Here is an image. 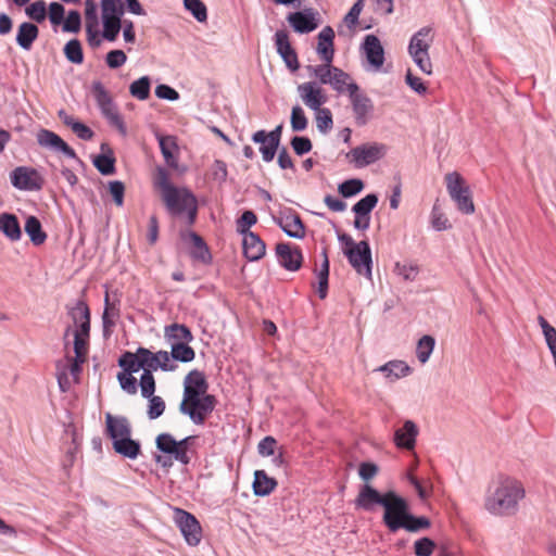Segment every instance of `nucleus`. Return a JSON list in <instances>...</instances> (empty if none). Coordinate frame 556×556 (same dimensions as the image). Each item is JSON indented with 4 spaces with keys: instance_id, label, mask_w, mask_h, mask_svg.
Masks as SVG:
<instances>
[{
    "instance_id": "nucleus-33",
    "label": "nucleus",
    "mask_w": 556,
    "mask_h": 556,
    "mask_svg": "<svg viewBox=\"0 0 556 556\" xmlns=\"http://www.w3.org/2000/svg\"><path fill=\"white\" fill-rule=\"evenodd\" d=\"M253 492L256 496H267L277 486V481L269 477L264 470L254 472Z\"/></svg>"
},
{
    "instance_id": "nucleus-28",
    "label": "nucleus",
    "mask_w": 556,
    "mask_h": 556,
    "mask_svg": "<svg viewBox=\"0 0 556 556\" xmlns=\"http://www.w3.org/2000/svg\"><path fill=\"white\" fill-rule=\"evenodd\" d=\"M0 232L10 241H18L22 237V230L17 217L12 213L0 214Z\"/></svg>"
},
{
    "instance_id": "nucleus-15",
    "label": "nucleus",
    "mask_w": 556,
    "mask_h": 556,
    "mask_svg": "<svg viewBox=\"0 0 556 556\" xmlns=\"http://www.w3.org/2000/svg\"><path fill=\"white\" fill-rule=\"evenodd\" d=\"M37 142L40 147L49 149L54 152H61L66 157L78 160V156L73 148H71L59 135L49 129H39L36 135Z\"/></svg>"
},
{
    "instance_id": "nucleus-58",
    "label": "nucleus",
    "mask_w": 556,
    "mask_h": 556,
    "mask_svg": "<svg viewBox=\"0 0 556 556\" xmlns=\"http://www.w3.org/2000/svg\"><path fill=\"white\" fill-rule=\"evenodd\" d=\"M140 390L143 397H150L155 392V380L153 374L146 369L140 377Z\"/></svg>"
},
{
    "instance_id": "nucleus-45",
    "label": "nucleus",
    "mask_w": 556,
    "mask_h": 556,
    "mask_svg": "<svg viewBox=\"0 0 556 556\" xmlns=\"http://www.w3.org/2000/svg\"><path fill=\"white\" fill-rule=\"evenodd\" d=\"M64 55L71 63L81 64L84 62V53L81 43L78 39H71L64 46Z\"/></svg>"
},
{
    "instance_id": "nucleus-21",
    "label": "nucleus",
    "mask_w": 556,
    "mask_h": 556,
    "mask_svg": "<svg viewBox=\"0 0 556 556\" xmlns=\"http://www.w3.org/2000/svg\"><path fill=\"white\" fill-rule=\"evenodd\" d=\"M363 49L366 54L368 63L377 71L384 62L383 47L375 35H367L363 42Z\"/></svg>"
},
{
    "instance_id": "nucleus-34",
    "label": "nucleus",
    "mask_w": 556,
    "mask_h": 556,
    "mask_svg": "<svg viewBox=\"0 0 556 556\" xmlns=\"http://www.w3.org/2000/svg\"><path fill=\"white\" fill-rule=\"evenodd\" d=\"M38 35L39 29L35 24L24 22L17 28L16 42L22 49L29 50Z\"/></svg>"
},
{
    "instance_id": "nucleus-32",
    "label": "nucleus",
    "mask_w": 556,
    "mask_h": 556,
    "mask_svg": "<svg viewBox=\"0 0 556 556\" xmlns=\"http://www.w3.org/2000/svg\"><path fill=\"white\" fill-rule=\"evenodd\" d=\"M155 445L160 452L170 455L176 462L185 458L182 451L177 450V440L169 433L159 434L155 439Z\"/></svg>"
},
{
    "instance_id": "nucleus-4",
    "label": "nucleus",
    "mask_w": 556,
    "mask_h": 556,
    "mask_svg": "<svg viewBox=\"0 0 556 556\" xmlns=\"http://www.w3.org/2000/svg\"><path fill=\"white\" fill-rule=\"evenodd\" d=\"M162 201L172 216L186 215L189 225L195 222L198 213V201L195 195L188 188L175 187L162 194Z\"/></svg>"
},
{
    "instance_id": "nucleus-36",
    "label": "nucleus",
    "mask_w": 556,
    "mask_h": 556,
    "mask_svg": "<svg viewBox=\"0 0 556 556\" xmlns=\"http://www.w3.org/2000/svg\"><path fill=\"white\" fill-rule=\"evenodd\" d=\"M24 228L34 245H40L46 241L47 235L42 230L40 220L36 216H28Z\"/></svg>"
},
{
    "instance_id": "nucleus-37",
    "label": "nucleus",
    "mask_w": 556,
    "mask_h": 556,
    "mask_svg": "<svg viewBox=\"0 0 556 556\" xmlns=\"http://www.w3.org/2000/svg\"><path fill=\"white\" fill-rule=\"evenodd\" d=\"M159 144L162 152V155L169 167H177V159L175 156V151L177 149V144L175 142L174 137L170 136H160Z\"/></svg>"
},
{
    "instance_id": "nucleus-52",
    "label": "nucleus",
    "mask_w": 556,
    "mask_h": 556,
    "mask_svg": "<svg viewBox=\"0 0 556 556\" xmlns=\"http://www.w3.org/2000/svg\"><path fill=\"white\" fill-rule=\"evenodd\" d=\"M25 12L30 20L37 23H42L47 17L46 2L43 0H37L30 3L26 8Z\"/></svg>"
},
{
    "instance_id": "nucleus-16",
    "label": "nucleus",
    "mask_w": 556,
    "mask_h": 556,
    "mask_svg": "<svg viewBox=\"0 0 556 556\" xmlns=\"http://www.w3.org/2000/svg\"><path fill=\"white\" fill-rule=\"evenodd\" d=\"M298 93L303 103L312 111L323 108L328 97L316 81H306L298 86Z\"/></svg>"
},
{
    "instance_id": "nucleus-30",
    "label": "nucleus",
    "mask_w": 556,
    "mask_h": 556,
    "mask_svg": "<svg viewBox=\"0 0 556 556\" xmlns=\"http://www.w3.org/2000/svg\"><path fill=\"white\" fill-rule=\"evenodd\" d=\"M251 139L254 143L260 144V152L263 161L266 163L271 162L279 147L275 143L271 146L267 131L264 129L257 130L252 135Z\"/></svg>"
},
{
    "instance_id": "nucleus-13",
    "label": "nucleus",
    "mask_w": 556,
    "mask_h": 556,
    "mask_svg": "<svg viewBox=\"0 0 556 556\" xmlns=\"http://www.w3.org/2000/svg\"><path fill=\"white\" fill-rule=\"evenodd\" d=\"M174 520L189 545L195 546L200 543L202 529L192 514L181 508H175Z\"/></svg>"
},
{
    "instance_id": "nucleus-18",
    "label": "nucleus",
    "mask_w": 556,
    "mask_h": 556,
    "mask_svg": "<svg viewBox=\"0 0 556 556\" xmlns=\"http://www.w3.org/2000/svg\"><path fill=\"white\" fill-rule=\"evenodd\" d=\"M278 263L289 271L300 269L303 255L298 247L292 248L290 243H278L276 247Z\"/></svg>"
},
{
    "instance_id": "nucleus-64",
    "label": "nucleus",
    "mask_w": 556,
    "mask_h": 556,
    "mask_svg": "<svg viewBox=\"0 0 556 556\" xmlns=\"http://www.w3.org/2000/svg\"><path fill=\"white\" fill-rule=\"evenodd\" d=\"M154 185L156 188L160 189L161 195L168 192V189H173L176 187L169 181V176L166 169L162 167L157 168Z\"/></svg>"
},
{
    "instance_id": "nucleus-3",
    "label": "nucleus",
    "mask_w": 556,
    "mask_h": 556,
    "mask_svg": "<svg viewBox=\"0 0 556 556\" xmlns=\"http://www.w3.org/2000/svg\"><path fill=\"white\" fill-rule=\"evenodd\" d=\"M382 522L391 533L401 529L408 532H418L430 527V520L425 516H415L409 510L408 502L399 495L391 513L382 517Z\"/></svg>"
},
{
    "instance_id": "nucleus-31",
    "label": "nucleus",
    "mask_w": 556,
    "mask_h": 556,
    "mask_svg": "<svg viewBox=\"0 0 556 556\" xmlns=\"http://www.w3.org/2000/svg\"><path fill=\"white\" fill-rule=\"evenodd\" d=\"M182 238H188L190 242L193 244V250L191 251L192 258L201 261L204 264L211 262L212 255L202 237H200L194 231H189L187 232V235H182Z\"/></svg>"
},
{
    "instance_id": "nucleus-38",
    "label": "nucleus",
    "mask_w": 556,
    "mask_h": 556,
    "mask_svg": "<svg viewBox=\"0 0 556 556\" xmlns=\"http://www.w3.org/2000/svg\"><path fill=\"white\" fill-rule=\"evenodd\" d=\"M118 366L123 368V374L132 375L142 369L141 358L138 355V350L136 353L126 351L118 358Z\"/></svg>"
},
{
    "instance_id": "nucleus-26",
    "label": "nucleus",
    "mask_w": 556,
    "mask_h": 556,
    "mask_svg": "<svg viewBox=\"0 0 556 556\" xmlns=\"http://www.w3.org/2000/svg\"><path fill=\"white\" fill-rule=\"evenodd\" d=\"M375 371H379L383 374L384 378L389 382H394L401 378L408 376L412 372L410 367L404 361H390L384 365L375 369Z\"/></svg>"
},
{
    "instance_id": "nucleus-17",
    "label": "nucleus",
    "mask_w": 556,
    "mask_h": 556,
    "mask_svg": "<svg viewBox=\"0 0 556 556\" xmlns=\"http://www.w3.org/2000/svg\"><path fill=\"white\" fill-rule=\"evenodd\" d=\"M277 53L280 55L286 66L291 72L300 68V63L295 50L289 41V35L286 30H277L274 36Z\"/></svg>"
},
{
    "instance_id": "nucleus-57",
    "label": "nucleus",
    "mask_w": 556,
    "mask_h": 556,
    "mask_svg": "<svg viewBox=\"0 0 556 556\" xmlns=\"http://www.w3.org/2000/svg\"><path fill=\"white\" fill-rule=\"evenodd\" d=\"M431 226L435 231L447 230L452 227L445 215L434 205L431 211Z\"/></svg>"
},
{
    "instance_id": "nucleus-40",
    "label": "nucleus",
    "mask_w": 556,
    "mask_h": 556,
    "mask_svg": "<svg viewBox=\"0 0 556 556\" xmlns=\"http://www.w3.org/2000/svg\"><path fill=\"white\" fill-rule=\"evenodd\" d=\"M434 345L435 340L432 336L426 334L418 340L416 346V356L421 364H426L429 361Z\"/></svg>"
},
{
    "instance_id": "nucleus-11",
    "label": "nucleus",
    "mask_w": 556,
    "mask_h": 556,
    "mask_svg": "<svg viewBox=\"0 0 556 556\" xmlns=\"http://www.w3.org/2000/svg\"><path fill=\"white\" fill-rule=\"evenodd\" d=\"M344 255L358 275L371 278V250L368 241L362 240L353 249H344Z\"/></svg>"
},
{
    "instance_id": "nucleus-55",
    "label": "nucleus",
    "mask_w": 556,
    "mask_h": 556,
    "mask_svg": "<svg viewBox=\"0 0 556 556\" xmlns=\"http://www.w3.org/2000/svg\"><path fill=\"white\" fill-rule=\"evenodd\" d=\"M147 399L149 400L148 417L151 420L161 417L165 410L164 400L161 396L154 394Z\"/></svg>"
},
{
    "instance_id": "nucleus-27",
    "label": "nucleus",
    "mask_w": 556,
    "mask_h": 556,
    "mask_svg": "<svg viewBox=\"0 0 556 556\" xmlns=\"http://www.w3.org/2000/svg\"><path fill=\"white\" fill-rule=\"evenodd\" d=\"M164 338L170 344L175 342L191 343L194 340V337L189 327L178 323H174L164 327Z\"/></svg>"
},
{
    "instance_id": "nucleus-25",
    "label": "nucleus",
    "mask_w": 556,
    "mask_h": 556,
    "mask_svg": "<svg viewBox=\"0 0 556 556\" xmlns=\"http://www.w3.org/2000/svg\"><path fill=\"white\" fill-rule=\"evenodd\" d=\"M317 53L324 62H332L334 56V31L330 26H325L317 36Z\"/></svg>"
},
{
    "instance_id": "nucleus-48",
    "label": "nucleus",
    "mask_w": 556,
    "mask_h": 556,
    "mask_svg": "<svg viewBox=\"0 0 556 556\" xmlns=\"http://www.w3.org/2000/svg\"><path fill=\"white\" fill-rule=\"evenodd\" d=\"M102 38L115 41L122 28V18H102Z\"/></svg>"
},
{
    "instance_id": "nucleus-23",
    "label": "nucleus",
    "mask_w": 556,
    "mask_h": 556,
    "mask_svg": "<svg viewBox=\"0 0 556 556\" xmlns=\"http://www.w3.org/2000/svg\"><path fill=\"white\" fill-rule=\"evenodd\" d=\"M418 428L412 420H406L402 428L394 432V443L399 448L413 450L416 444Z\"/></svg>"
},
{
    "instance_id": "nucleus-14",
    "label": "nucleus",
    "mask_w": 556,
    "mask_h": 556,
    "mask_svg": "<svg viewBox=\"0 0 556 556\" xmlns=\"http://www.w3.org/2000/svg\"><path fill=\"white\" fill-rule=\"evenodd\" d=\"M287 21L295 33L308 34L319 25V13L313 8H305L302 11L291 12Z\"/></svg>"
},
{
    "instance_id": "nucleus-53",
    "label": "nucleus",
    "mask_w": 556,
    "mask_h": 556,
    "mask_svg": "<svg viewBox=\"0 0 556 556\" xmlns=\"http://www.w3.org/2000/svg\"><path fill=\"white\" fill-rule=\"evenodd\" d=\"M117 316V312H115L114 307L111 306L109 302V295H105V308L102 314V324H103V334L104 337H109L111 334L112 328L115 325L114 318Z\"/></svg>"
},
{
    "instance_id": "nucleus-49",
    "label": "nucleus",
    "mask_w": 556,
    "mask_h": 556,
    "mask_svg": "<svg viewBox=\"0 0 556 556\" xmlns=\"http://www.w3.org/2000/svg\"><path fill=\"white\" fill-rule=\"evenodd\" d=\"M184 5L198 22L203 23L207 20V10L201 0H184Z\"/></svg>"
},
{
    "instance_id": "nucleus-62",
    "label": "nucleus",
    "mask_w": 556,
    "mask_h": 556,
    "mask_svg": "<svg viewBox=\"0 0 556 556\" xmlns=\"http://www.w3.org/2000/svg\"><path fill=\"white\" fill-rule=\"evenodd\" d=\"M127 61V55L123 50L115 49L108 52L105 56L106 65L110 68H118L123 66Z\"/></svg>"
},
{
    "instance_id": "nucleus-20",
    "label": "nucleus",
    "mask_w": 556,
    "mask_h": 556,
    "mask_svg": "<svg viewBox=\"0 0 556 556\" xmlns=\"http://www.w3.org/2000/svg\"><path fill=\"white\" fill-rule=\"evenodd\" d=\"M433 41L432 28L429 26L421 27L416 31L408 45L409 55H425L429 53L430 46Z\"/></svg>"
},
{
    "instance_id": "nucleus-54",
    "label": "nucleus",
    "mask_w": 556,
    "mask_h": 556,
    "mask_svg": "<svg viewBox=\"0 0 556 556\" xmlns=\"http://www.w3.org/2000/svg\"><path fill=\"white\" fill-rule=\"evenodd\" d=\"M256 222H257V217L253 211H250V210L244 211L242 213V215L236 222L237 231L242 236L248 232H252L250 230V228L253 225H255Z\"/></svg>"
},
{
    "instance_id": "nucleus-9",
    "label": "nucleus",
    "mask_w": 556,
    "mask_h": 556,
    "mask_svg": "<svg viewBox=\"0 0 556 556\" xmlns=\"http://www.w3.org/2000/svg\"><path fill=\"white\" fill-rule=\"evenodd\" d=\"M349 99L355 124L359 127L367 125L375 113L372 100L361 90L358 85H350Z\"/></svg>"
},
{
    "instance_id": "nucleus-35",
    "label": "nucleus",
    "mask_w": 556,
    "mask_h": 556,
    "mask_svg": "<svg viewBox=\"0 0 556 556\" xmlns=\"http://www.w3.org/2000/svg\"><path fill=\"white\" fill-rule=\"evenodd\" d=\"M327 85H330L338 93L346 92L348 96H350V85L357 84L352 80L346 72L336 66L331 73L330 81H327Z\"/></svg>"
},
{
    "instance_id": "nucleus-51",
    "label": "nucleus",
    "mask_w": 556,
    "mask_h": 556,
    "mask_svg": "<svg viewBox=\"0 0 556 556\" xmlns=\"http://www.w3.org/2000/svg\"><path fill=\"white\" fill-rule=\"evenodd\" d=\"M290 124L293 131H303L307 128L308 121L304 110L300 105H294L292 108Z\"/></svg>"
},
{
    "instance_id": "nucleus-5",
    "label": "nucleus",
    "mask_w": 556,
    "mask_h": 556,
    "mask_svg": "<svg viewBox=\"0 0 556 556\" xmlns=\"http://www.w3.org/2000/svg\"><path fill=\"white\" fill-rule=\"evenodd\" d=\"M215 406L216 397L214 395H197L194 393L182 395V401L179 404V412L182 415L188 416L194 425L201 426L213 413Z\"/></svg>"
},
{
    "instance_id": "nucleus-46",
    "label": "nucleus",
    "mask_w": 556,
    "mask_h": 556,
    "mask_svg": "<svg viewBox=\"0 0 556 556\" xmlns=\"http://www.w3.org/2000/svg\"><path fill=\"white\" fill-rule=\"evenodd\" d=\"M138 355H140L142 370L146 372V369L149 370L150 374L156 371L159 368V351L153 353L147 348H138Z\"/></svg>"
},
{
    "instance_id": "nucleus-41",
    "label": "nucleus",
    "mask_w": 556,
    "mask_h": 556,
    "mask_svg": "<svg viewBox=\"0 0 556 556\" xmlns=\"http://www.w3.org/2000/svg\"><path fill=\"white\" fill-rule=\"evenodd\" d=\"M317 130L320 134H328L333 127L332 113L328 108L314 110Z\"/></svg>"
},
{
    "instance_id": "nucleus-1",
    "label": "nucleus",
    "mask_w": 556,
    "mask_h": 556,
    "mask_svg": "<svg viewBox=\"0 0 556 556\" xmlns=\"http://www.w3.org/2000/svg\"><path fill=\"white\" fill-rule=\"evenodd\" d=\"M526 496L522 483L509 476H498L488 485L484 508L493 516H511Z\"/></svg>"
},
{
    "instance_id": "nucleus-6",
    "label": "nucleus",
    "mask_w": 556,
    "mask_h": 556,
    "mask_svg": "<svg viewBox=\"0 0 556 556\" xmlns=\"http://www.w3.org/2000/svg\"><path fill=\"white\" fill-rule=\"evenodd\" d=\"M397 497L399 494L392 490L380 493L372 485L365 483L361 485L354 503L356 508L365 511H372L377 505L382 506L384 509L382 517H387Z\"/></svg>"
},
{
    "instance_id": "nucleus-60",
    "label": "nucleus",
    "mask_w": 556,
    "mask_h": 556,
    "mask_svg": "<svg viewBox=\"0 0 556 556\" xmlns=\"http://www.w3.org/2000/svg\"><path fill=\"white\" fill-rule=\"evenodd\" d=\"M364 1L365 0H357L352 5V8L348 12V14L344 16V23L346 24V26L350 29L355 28V26L357 25L358 18H359V14H361V12H362V10L364 8Z\"/></svg>"
},
{
    "instance_id": "nucleus-43",
    "label": "nucleus",
    "mask_w": 556,
    "mask_h": 556,
    "mask_svg": "<svg viewBox=\"0 0 556 556\" xmlns=\"http://www.w3.org/2000/svg\"><path fill=\"white\" fill-rule=\"evenodd\" d=\"M334 67L332 62H324V64L319 65H307L306 71L309 76L317 78L320 84L327 85V81H330V76Z\"/></svg>"
},
{
    "instance_id": "nucleus-42",
    "label": "nucleus",
    "mask_w": 556,
    "mask_h": 556,
    "mask_svg": "<svg viewBox=\"0 0 556 556\" xmlns=\"http://www.w3.org/2000/svg\"><path fill=\"white\" fill-rule=\"evenodd\" d=\"M151 80L148 76H142L132 81L129 86L130 94L138 100H147L150 96Z\"/></svg>"
},
{
    "instance_id": "nucleus-63",
    "label": "nucleus",
    "mask_w": 556,
    "mask_h": 556,
    "mask_svg": "<svg viewBox=\"0 0 556 556\" xmlns=\"http://www.w3.org/2000/svg\"><path fill=\"white\" fill-rule=\"evenodd\" d=\"M290 143L295 154L298 155H304L308 153L313 148L311 139L303 136H294Z\"/></svg>"
},
{
    "instance_id": "nucleus-2",
    "label": "nucleus",
    "mask_w": 556,
    "mask_h": 556,
    "mask_svg": "<svg viewBox=\"0 0 556 556\" xmlns=\"http://www.w3.org/2000/svg\"><path fill=\"white\" fill-rule=\"evenodd\" d=\"M105 433L112 441L116 454L128 459H136L141 453V444L131 438L132 428L125 416L105 414Z\"/></svg>"
},
{
    "instance_id": "nucleus-19",
    "label": "nucleus",
    "mask_w": 556,
    "mask_h": 556,
    "mask_svg": "<svg viewBox=\"0 0 556 556\" xmlns=\"http://www.w3.org/2000/svg\"><path fill=\"white\" fill-rule=\"evenodd\" d=\"M68 314L77 326L74 333H79L80 338L88 339L90 332V311L88 305L83 301H78Z\"/></svg>"
},
{
    "instance_id": "nucleus-56",
    "label": "nucleus",
    "mask_w": 556,
    "mask_h": 556,
    "mask_svg": "<svg viewBox=\"0 0 556 556\" xmlns=\"http://www.w3.org/2000/svg\"><path fill=\"white\" fill-rule=\"evenodd\" d=\"M91 90L99 108L103 105L108 106L111 102H113L110 93L106 91L101 81H93Z\"/></svg>"
},
{
    "instance_id": "nucleus-29",
    "label": "nucleus",
    "mask_w": 556,
    "mask_h": 556,
    "mask_svg": "<svg viewBox=\"0 0 556 556\" xmlns=\"http://www.w3.org/2000/svg\"><path fill=\"white\" fill-rule=\"evenodd\" d=\"M102 153L93 159V165L102 175H112L115 173V157L108 143L101 144Z\"/></svg>"
},
{
    "instance_id": "nucleus-61",
    "label": "nucleus",
    "mask_w": 556,
    "mask_h": 556,
    "mask_svg": "<svg viewBox=\"0 0 556 556\" xmlns=\"http://www.w3.org/2000/svg\"><path fill=\"white\" fill-rule=\"evenodd\" d=\"M435 547V543L429 538H421L414 544L416 556H431Z\"/></svg>"
},
{
    "instance_id": "nucleus-7",
    "label": "nucleus",
    "mask_w": 556,
    "mask_h": 556,
    "mask_svg": "<svg viewBox=\"0 0 556 556\" xmlns=\"http://www.w3.org/2000/svg\"><path fill=\"white\" fill-rule=\"evenodd\" d=\"M446 189L451 199L456 203L458 211L464 214H472L475 204L471 199L470 190L465 186L463 177L456 173H448L445 176Z\"/></svg>"
},
{
    "instance_id": "nucleus-47",
    "label": "nucleus",
    "mask_w": 556,
    "mask_h": 556,
    "mask_svg": "<svg viewBox=\"0 0 556 556\" xmlns=\"http://www.w3.org/2000/svg\"><path fill=\"white\" fill-rule=\"evenodd\" d=\"M378 203V197L375 193H369L365 195L363 199L357 201L352 206V212L355 215H370L371 211L376 207Z\"/></svg>"
},
{
    "instance_id": "nucleus-10",
    "label": "nucleus",
    "mask_w": 556,
    "mask_h": 556,
    "mask_svg": "<svg viewBox=\"0 0 556 556\" xmlns=\"http://www.w3.org/2000/svg\"><path fill=\"white\" fill-rule=\"evenodd\" d=\"M271 219L288 237L294 239L305 237V226L293 208L280 206L278 213L271 215Z\"/></svg>"
},
{
    "instance_id": "nucleus-39",
    "label": "nucleus",
    "mask_w": 556,
    "mask_h": 556,
    "mask_svg": "<svg viewBox=\"0 0 556 556\" xmlns=\"http://www.w3.org/2000/svg\"><path fill=\"white\" fill-rule=\"evenodd\" d=\"M190 343L175 342L170 345V356L175 362L190 363L195 357L194 350L189 345Z\"/></svg>"
},
{
    "instance_id": "nucleus-24",
    "label": "nucleus",
    "mask_w": 556,
    "mask_h": 556,
    "mask_svg": "<svg viewBox=\"0 0 556 556\" xmlns=\"http://www.w3.org/2000/svg\"><path fill=\"white\" fill-rule=\"evenodd\" d=\"M208 383L202 371L193 369L184 379V393L182 395L197 394L207 395Z\"/></svg>"
},
{
    "instance_id": "nucleus-59",
    "label": "nucleus",
    "mask_w": 556,
    "mask_h": 556,
    "mask_svg": "<svg viewBox=\"0 0 556 556\" xmlns=\"http://www.w3.org/2000/svg\"><path fill=\"white\" fill-rule=\"evenodd\" d=\"M81 26V17L78 11H70L65 21H63V31L78 33Z\"/></svg>"
},
{
    "instance_id": "nucleus-12",
    "label": "nucleus",
    "mask_w": 556,
    "mask_h": 556,
    "mask_svg": "<svg viewBox=\"0 0 556 556\" xmlns=\"http://www.w3.org/2000/svg\"><path fill=\"white\" fill-rule=\"evenodd\" d=\"M12 186L22 191H39L43 187V178L36 168L17 166L10 173Z\"/></svg>"
},
{
    "instance_id": "nucleus-50",
    "label": "nucleus",
    "mask_w": 556,
    "mask_h": 556,
    "mask_svg": "<svg viewBox=\"0 0 556 556\" xmlns=\"http://www.w3.org/2000/svg\"><path fill=\"white\" fill-rule=\"evenodd\" d=\"M364 188V182L358 178H352L339 185L338 191L344 198H351L359 193Z\"/></svg>"
},
{
    "instance_id": "nucleus-22",
    "label": "nucleus",
    "mask_w": 556,
    "mask_h": 556,
    "mask_svg": "<svg viewBox=\"0 0 556 556\" xmlns=\"http://www.w3.org/2000/svg\"><path fill=\"white\" fill-rule=\"evenodd\" d=\"M242 249L244 256L250 262L260 261L266 252V244L255 232H248L242 236Z\"/></svg>"
},
{
    "instance_id": "nucleus-44",
    "label": "nucleus",
    "mask_w": 556,
    "mask_h": 556,
    "mask_svg": "<svg viewBox=\"0 0 556 556\" xmlns=\"http://www.w3.org/2000/svg\"><path fill=\"white\" fill-rule=\"evenodd\" d=\"M102 18H122L123 0H101Z\"/></svg>"
},
{
    "instance_id": "nucleus-8",
    "label": "nucleus",
    "mask_w": 556,
    "mask_h": 556,
    "mask_svg": "<svg viewBox=\"0 0 556 556\" xmlns=\"http://www.w3.org/2000/svg\"><path fill=\"white\" fill-rule=\"evenodd\" d=\"M388 147L381 142L364 143L353 148L348 154L346 159L350 163L354 164L356 168H363L387 155Z\"/></svg>"
}]
</instances>
